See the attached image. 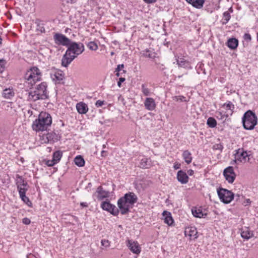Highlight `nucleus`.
Returning <instances> with one entry per match:
<instances>
[{"label": "nucleus", "instance_id": "obj_1", "mask_svg": "<svg viewBox=\"0 0 258 258\" xmlns=\"http://www.w3.org/2000/svg\"><path fill=\"white\" fill-rule=\"evenodd\" d=\"M68 47L61 59V64L64 67H67L77 56L84 51V46L81 42L77 43L71 41Z\"/></svg>", "mask_w": 258, "mask_h": 258}, {"label": "nucleus", "instance_id": "obj_2", "mask_svg": "<svg viewBox=\"0 0 258 258\" xmlns=\"http://www.w3.org/2000/svg\"><path fill=\"white\" fill-rule=\"evenodd\" d=\"M138 200L137 195L131 191L126 193L123 197L120 198L117 201V205L121 214L127 213Z\"/></svg>", "mask_w": 258, "mask_h": 258}, {"label": "nucleus", "instance_id": "obj_3", "mask_svg": "<svg viewBox=\"0 0 258 258\" xmlns=\"http://www.w3.org/2000/svg\"><path fill=\"white\" fill-rule=\"evenodd\" d=\"M52 121L50 114L46 112L42 111L39 114L38 118L33 121L32 128L36 132L47 131L51 126Z\"/></svg>", "mask_w": 258, "mask_h": 258}, {"label": "nucleus", "instance_id": "obj_4", "mask_svg": "<svg viewBox=\"0 0 258 258\" xmlns=\"http://www.w3.org/2000/svg\"><path fill=\"white\" fill-rule=\"evenodd\" d=\"M47 84L42 82L37 85L35 90L30 91L28 95V100L35 102L38 100H44L48 98V93L47 90Z\"/></svg>", "mask_w": 258, "mask_h": 258}, {"label": "nucleus", "instance_id": "obj_5", "mask_svg": "<svg viewBox=\"0 0 258 258\" xmlns=\"http://www.w3.org/2000/svg\"><path fill=\"white\" fill-rule=\"evenodd\" d=\"M243 127L246 130H252L257 123V117L250 110L245 112L242 118Z\"/></svg>", "mask_w": 258, "mask_h": 258}, {"label": "nucleus", "instance_id": "obj_6", "mask_svg": "<svg viewBox=\"0 0 258 258\" xmlns=\"http://www.w3.org/2000/svg\"><path fill=\"white\" fill-rule=\"evenodd\" d=\"M41 76L42 75L40 70L38 68L34 67L27 71L24 78L28 84L33 86L37 82L41 80Z\"/></svg>", "mask_w": 258, "mask_h": 258}, {"label": "nucleus", "instance_id": "obj_7", "mask_svg": "<svg viewBox=\"0 0 258 258\" xmlns=\"http://www.w3.org/2000/svg\"><path fill=\"white\" fill-rule=\"evenodd\" d=\"M217 194L220 201L224 204L230 203L234 199V194L225 188H219Z\"/></svg>", "mask_w": 258, "mask_h": 258}, {"label": "nucleus", "instance_id": "obj_8", "mask_svg": "<svg viewBox=\"0 0 258 258\" xmlns=\"http://www.w3.org/2000/svg\"><path fill=\"white\" fill-rule=\"evenodd\" d=\"M250 152L245 151L243 148H239L235 151V161L245 163L249 160Z\"/></svg>", "mask_w": 258, "mask_h": 258}, {"label": "nucleus", "instance_id": "obj_9", "mask_svg": "<svg viewBox=\"0 0 258 258\" xmlns=\"http://www.w3.org/2000/svg\"><path fill=\"white\" fill-rule=\"evenodd\" d=\"M53 39L55 43L57 45L68 46L71 42V40L69 38L60 33L55 34Z\"/></svg>", "mask_w": 258, "mask_h": 258}, {"label": "nucleus", "instance_id": "obj_10", "mask_svg": "<svg viewBox=\"0 0 258 258\" xmlns=\"http://www.w3.org/2000/svg\"><path fill=\"white\" fill-rule=\"evenodd\" d=\"M101 208L106 211L114 216H117L119 213V210L116 207L111 204L109 202H103L101 205Z\"/></svg>", "mask_w": 258, "mask_h": 258}, {"label": "nucleus", "instance_id": "obj_11", "mask_svg": "<svg viewBox=\"0 0 258 258\" xmlns=\"http://www.w3.org/2000/svg\"><path fill=\"white\" fill-rule=\"evenodd\" d=\"M17 177L19 179L17 181V184L19 196H21L26 195V192L28 189V184L21 176L18 175Z\"/></svg>", "mask_w": 258, "mask_h": 258}, {"label": "nucleus", "instance_id": "obj_12", "mask_svg": "<svg viewBox=\"0 0 258 258\" xmlns=\"http://www.w3.org/2000/svg\"><path fill=\"white\" fill-rule=\"evenodd\" d=\"M223 175L225 179L229 183H232L236 177L235 173L233 167L229 166L226 168L223 171Z\"/></svg>", "mask_w": 258, "mask_h": 258}, {"label": "nucleus", "instance_id": "obj_13", "mask_svg": "<svg viewBox=\"0 0 258 258\" xmlns=\"http://www.w3.org/2000/svg\"><path fill=\"white\" fill-rule=\"evenodd\" d=\"M50 77L55 83H60L64 78V74L61 70L54 69L51 70Z\"/></svg>", "mask_w": 258, "mask_h": 258}, {"label": "nucleus", "instance_id": "obj_14", "mask_svg": "<svg viewBox=\"0 0 258 258\" xmlns=\"http://www.w3.org/2000/svg\"><path fill=\"white\" fill-rule=\"evenodd\" d=\"M127 246L134 253L139 254L141 251V248L137 241L128 240Z\"/></svg>", "mask_w": 258, "mask_h": 258}, {"label": "nucleus", "instance_id": "obj_15", "mask_svg": "<svg viewBox=\"0 0 258 258\" xmlns=\"http://www.w3.org/2000/svg\"><path fill=\"white\" fill-rule=\"evenodd\" d=\"M60 138L61 136L59 134L56 133L55 132H51L48 133L46 135V139L47 141L45 142L48 143H54L59 141Z\"/></svg>", "mask_w": 258, "mask_h": 258}, {"label": "nucleus", "instance_id": "obj_16", "mask_svg": "<svg viewBox=\"0 0 258 258\" xmlns=\"http://www.w3.org/2000/svg\"><path fill=\"white\" fill-rule=\"evenodd\" d=\"M145 108L149 111H153L156 107V104L153 98H146L144 101Z\"/></svg>", "mask_w": 258, "mask_h": 258}, {"label": "nucleus", "instance_id": "obj_17", "mask_svg": "<svg viewBox=\"0 0 258 258\" xmlns=\"http://www.w3.org/2000/svg\"><path fill=\"white\" fill-rule=\"evenodd\" d=\"M184 234L186 236L189 237L190 239L197 238L198 231L195 227H188L185 228Z\"/></svg>", "mask_w": 258, "mask_h": 258}, {"label": "nucleus", "instance_id": "obj_18", "mask_svg": "<svg viewBox=\"0 0 258 258\" xmlns=\"http://www.w3.org/2000/svg\"><path fill=\"white\" fill-rule=\"evenodd\" d=\"M240 235L243 239L248 240L253 237V231L250 230L248 227H244L240 230Z\"/></svg>", "mask_w": 258, "mask_h": 258}, {"label": "nucleus", "instance_id": "obj_19", "mask_svg": "<svg viewBox=\"0 0 258 258\" xmlns=\"http://www.w3.org/2000/svg\"><path fill=\"white\" fill-rule=\"evenodd\" d=\"M191 212L193 216L197 218H205L207 216V213H205L202 207H193L191 209Z\"/></svg>", "mask_w": 258, "mask_h": 258}, {"label": "nucleus", "instance_id": "obj_20", "mask_svg": "<svg viewBox=\"0 0 258 258\" xmlns=\"http://www.w3.org/2000/svg\"><path fill=\"white\" fill-rule=\"evenodd\" d=\"M177 178L178 181L182 184H185L188 181V177L187 175L182 170H179L177 172Z\"/></svg>", "mask_w": 258, "mask_h": 258}, {"label": "nucleus", "instance_id": "obj_21", "mask_svg": "<svg viewBox=\"0 0 258 258\" xmlns=\"http://www.w3.org/2000/svg\"><path fill=\"white\" fill-rule=\"evenodd\" d=\"M76 109L79 114H86L88 111L87 104L83 102H80L76 104Z\"/></svg>", "mask_w": 258, "mask_h": 258}, {"label": "nucleus", "instance_id": "obj_22", "mask_svg": "<svg viewBox=\"0 0 258 258\" xmlns=\"http://www.w3.org/2000/svg\"><path fill=\"white\" fill-rule=\"evenodd\" d=\"M96 193L97 194V198L99 200L107 198L109 196V192L104 190L101 186L97 187Z\"/></svg>", "mask_w": 258, "mask_h": 258}, {"label": "nucleus", "instance_id": "obj_23", "mask_svg": "<svg viewBox=\"0 0 258 258\" xmlns=\"http://www.w3.org/2000/svg\"><path fill=\"white\" fill-rule=\"evenodd\" d=\"M162 215L165 223L167 224L169 226H171L173 224L174 220L170 212L164 211L162 213Z\"/></svg>", "mask_w": 258, "mask_h": 258}, {"label": "nucleus", "instance_id": "obj_24", "mask_svg": "<svg viewBox=\"0 0 258 258\" xmlns=\"http://www.w3.org/2000/svg\"><path fill=\"white\" fill-rule=\"evenodd\" d=\"M152 165V162L150 159L143 157L140 159L139 166L142 168H149Z\"/></svg>", "mask_w": 258, "mask_h": 258}, {"label": "nucleus", "instance_id": "obj_25", "mask_svg": "<svg viewBox=\"0 0 258 258\" xmlns=\"http://www.w3.org/2000/svg\"><path fill=\"white\" fill-rule=\"evenodd\" d=\"M15 95V92L13 88H6L3 90L2 96L7 99H12Z\"/></svg>", "mask_w": 258, "mask_h": 258}, {"label": "nucleus", "instance_id": "obj_26", "mask_svg": "<svg viewBox=\"0 0 258 258\" xmlns=\"http://www.w3.org/2000/svg\"><path fill=\"white\" fill-rule=\"evenodd\" d=\"M187 2L191 4L194 7L197 9L203 8L205 0H186Z\"/></svg>", "mask_w": 258, "mask_h": 258}, {"label": "nucleus", "instance_id": "obj_27", "mask_svg": "<svg viewBox=\"0 0 258 258\" xmlns=\"http://www.w3.org/2000/svg\"><path fill=\"white\" fill-rule=\"evenodd\" d=\"M176 60L179 67L184 68H191L189 62L183 58H176Z\"/></svg>", "mask_w": 258, "mask_h": 258}, {"label": "nucleus", "instance_id": "obj_28", "mask_svg": "<svg viewBox=\"0 0 258 258\" xmlns=\"http://www.w3.org/2000/svg\"><path fill=\"white\" fill-rule=\"evenodd\" d=\"M227 45L229 48L235 49L238 46V41L236 38H230L227 41Z\"/></svg>", "mask_w": 258, "mask_h": 258}, {"label": "nucleus", "instance_id": "obj_29", "mask_svg": "<svg viewBox=\"0 0 258 258\" xmlns=\"http://www.w3.org/2000/svg\"><path fill=\"white\" fill-rule=\"evenodd\" d=\"M182 157L184 160V161L187 164H189L192 161V158L191 157V154L190 152L188 150H185L183 151L182 153Z\"/></svg>", "mask_w": 258, "mask_h": 258}, {"label": "nucleus", "instance_id": "obj_30", "mask_svg": "<svg viewBox=\"0 0 258 258\" xmlns=\"http://www.w3.org/2000/svg\"><path fill=\"white\" fill-rule=\"evenodd\" d=\"M74 162L79 167H83L85 165V161L81 155L77 156L74 159Z\"/></svg>", "mask_w": 258, "mask_h": 258}, {"label": "nucleus", "instance_id": "obj_31", "mask_svg": "<svg viewBox=\"0 0 258 258\" xmlns=\"http://www.w3.org/2000/svg\"><path fill=\"white\" fill-rule=\"evenodd\" d=\"M62 156V153L60 151H56L53 154L52 159L57 163L61 159Z\"/></svg>", "mask_w": 258, "mask_h": 258}, {"label": "nucleus", "instance_id": "obj_32", "mask_svg": "<svg viewBox=\"0 0 258 258\" xmlns=\"http://www.w3.org/2000/svg\"><path fill=\"white\" fill-rule=\"evenodd\" d=\"M223 107H225L226 109L230 110L231 113L230 115L232 114L233 110H234L235 106L234 105L229 101H227L222 105Z\"/></svg>", "mask_w": 258, "mask_h": 258}, {"label": "nucleus", "instance_id": "obj_33", "mask_svg": "<svg viewBox=\"0 0 258 258\" xmlns=\"http://www.w3.org/2000/svg\"><path fill=\"white\" fill-rule=\"evenodd\" d=\"M207 124L210 127L214 128L217 125V121L214 118L210 117L208 118Z\"/></svg>", "mask_w": 258, "mask_h": 258}, {"label": "nucleus", "instance_id": "obj_34", "mask_svg": "<svg viewBox=\"0 0 258 258\" xmlns=\"http://www.w3.org/2000/svg\"><path fill=\"white\" fill-rule=\"evenodd\" d=\"M231 18V16L229 12L227 11L225 12L223 14V18L222 23L223 24H226L228 23Z\"/></svg>", "mask_w": 258, "mask_h": 258}, {"label": "nucleus", "instance_id": "obj_35", "mask_svg": "<svg viewBox=\"0 0 258 258\" xmlns=\"http://www.w3.org/2000/svg\"><path fill=\"white\" fill-rule=\"evenodd\" d=\"M142 93L145 96H149L151 95L150 90L147 87L146 84H142L141 86Z\"/></svg>", "mask_w": 258, "mask_h": 258}, {"label": "nucleus", "instance_id": "obj_36", "mask_svg": "<svg viewBox=\"0 0 258 258\" xmlns=\"http://www.w3.org/2000/svg\"><path fill=\"white\" fill-rule=\"evenodd\" d=\"M142 53L143 56L146 57L152 58L154 57L153 53H152V52L148 49H146L143 50Z\"/></svg>", "mask_w": 258, "mask_h": 258}, {"label": "nucleus", "instance_id": "obj_37", "mask_svg": "<svg viewBox=\"0 0 258 258\" xmlns=\"http://www.w3.org/2000/svg\"><path fill=\"white\" fill-rule=\"evenodd\" d=\"M88 48L91 50L95 51L98 49V46L97 44L93 41L89 42L87 45Z\"/></svg>", "mask_w": 258, "mask_h": 258}, {"label": "nucleus", "instance_id": "obj_38", "mask_svg": "<svg viewBox=\"0 0 258 258\" xmlns=\"http://www.w3.org/2000/svg\"><path fill=\"white\" fill-rule=\"evenodd\" d=\"M215 113V116L218 119H226L228 116V114H226L221 111H217Z\"/></svg>", "mask_w": 258, "mask_h": 258}, {"label": "nucleus", "instance_id": "obj_39", "mask_svg": "<svg viewBox=\"0 0 258 258\" xmlns=\"http://www.w3.org/2000/svg\"><path fill=\"white\" fill-rule=\"evenodd\" d=\"M20 198L22 200V201L25 203L26 204H27L29 207H31L32 204L31 202V201L29 200V199L26 196V195H22L21 196H20Z\"/></svg>", "mask_w": 258, "mask_h": 258}, {"label": "nucleus", "instance_id": "obj_40", "mask_svg": "<svg viewBox=\"0 0 258 258\" xmlns=\"http://www.w3.org/2000/svg\"><path fill=\"white\" fill-rule=\"evenodd\" d=\"M6 63L7 62L5 59H0V74L4 71Z\"/></svg>", "mask_w": 258, "mask_h": 258}, {"label": "nucleus", "instance_id": "obj_41", "mask_svg": "<svg viewBox=\"0 0 258 258\" xmlns=\"http://www.w3.org/2000/svg\"><path fill=\"white\" fill-rule=\"evenodd\" d=\"M213 149L214 150H218L220 152H222L223 149V146L222 144H216L213 145Z\"/></svg>", "mask_w": 258, "mask_h": 258}, {"label": "nucleus", "instance_id": "obj_42", "mask_svg": "<svg viewBox=\"0 0 258 258\" xmlns=\"http://www.w3.org/2000/svg\"><path fill=\"white\" fill-rule=\"evenodd\" d=\"M101 245L105 247H108L110 246V242L106 239H102L101 241Z\"/></svg>", "mask_w": 258, "mask_h": 258}, {"label": "nucleus", "instance_id": "obj_43", "mask_svg": "<svg viewBox=\"0 0 258 258\" xmlns=\"http://www.w3.org/2000/svg\"><path fill=\"white\" fill-rule=\"evenodd\" d=\"M173 99L176 101H185V97L183 96H176L173 97Z\"/></svg>", "mask_w": 258, "mask_h": 258}, {"label": "nucleus", "instance_id": "obj_44", "mask_svg": "<svg viewBox=\"0 0 258 258\" xmlns=\"http://www.w3.org/2000/svg\"><path fill=\"white\" fill-rule=\"evenodd\" d=\"M105 104L104 101H102L101 100H98L96 101L95 105L97 107H101L103 105Z\"/></svg>", "mask_w": 258, "mask_h": 258}, {"label": "nucleus", "instance_id": "obj_45", "mask_svg": "<svg viewBox=\"0 0 258 258\" xmlns=\"http://www.w3.org/2000/svg\"><path fill=\"white\" fill-rule=\"evenodd\" d=\"M244 40L246 41H250L251 40V35L249 33H245L243 36Z\"/></svg>", "mask_w": 258, "mask_h": 258}, {"label": "nucleus", "instance_id": "obj_46", "mask_svg": "<svg viewBox=\"0 0 258 258\" xmlns=\"http://www.w3.org/2000/svg\"><path fill=\"white\" fill-rule=\"evenodd\" d=\"M46 164L48 166L50 167V166H53L54 165L56 164V163L55 162V161H53V159H52V160H49L47 161Z\"/></svg>", "mask_w": 258, "mask_h": 258}, {"label": "nucleus", "instance_id": "obj_47", "mask_svg": "<svg viewBox=\"0 0 258 258\" xmlns=\"http://www.w3.org/2000/svg\"><path fill=\"white\" fill-rule=\"evenodd\" d=\"M22 222L26 225H29L31 223L30 220L28 218H24L22 219Z\"/></svg>", "mask_w": 258, "mask_h": 258}, {"label": "nucleus", "instance_id": "obj_48", "mask_svg": "<svg viewBox=\"0 0 258 258\" xmlns=\"http://www.w3.org/2000/svg\"><path fill=\"white\" fill-rule=\"evenodd\" d=\"M124 64H118L117 67V68L115 69V72H120L121 71V70L124 68Z\"/></svg>", "mask_w": 258, "mask_h": 258}, {"label": "nucleus", "instance_id": "obj_49", "mask_svg": "<svg viewBox=\"0 0 258 258\" xmlns=\"http://www.w3.org/2000/svg\"><path fill=\"white\" fill-rule=\"evenodd\" d=\"M125 81V78L121 77L119 79L118 81L117 82V86L119 87H120L121 86V83H123Z\"/></svg>", "mask_w": 258, "mask_h": 258}, {"label": "nucleus", "instance_id": "obj_50", "mask_svg": "<svg viewBox=\"0 0 258 258\" xmlns=\"http://www.w3.org/2000/svg\"><path fill=\"white\" fill-rule=\"evenodd\" d=\"M180 166L181 165L179 163L175 162L174 164L173 168H174V169L177 170L180 168Z\"/></svg>", "mask_w": 258, "mask_h": 258}, {"label": "nucleus", "instance_id": "obj_51", "mask_svg": "<svg viewBox=\"0 0 258 258\" xmlns=\"http://www.w3.org/2000/svg\"><path fill=\"white\" fill-rule=\"evenodd\" d=\"M147 4H153L156 2L157 0H143Z\"/></svg>", "mask_w": 258, "mask_h": 258}, {"label": "nucleus", "instance_id": "obj_52", "mask_svg": "<svg viewBox=\"0 0 258 258\" xmlns=\"http://www.w3.org/2000/svg\"><path fill=\"white\" fill-rule=\"evenodd\" d=\"M101 155L102 157H105L107 155L106 152L104 150H102L101 152Z\"/></svg>", "mask_w": 258, "mask_h": 258}, {"label": "nucleus", "instance_id": "obj_53", "mask_svg": "<svg viewBox=\"0 0 258 258\" xmlns=\"http://www.w3.org/2000/svg\"><path fill=\"white\" fill-rule=\"evenodd\" d=\"M187 173L189 174V175L191 176L193 175L194 171L190 169L187 171Z\"/></svg>", "mask_w": 258, "mask_h": 258}, {"label": "nucleus", "instance_id": "obj_54", "mask_svg": "<svg viewBox=\"0 0 258 258\" xmlns=\"http://www.w3.org/2000/svg\"><path fill=\"white\" fill-rule=\"evenodd\" d=\"M27 258H35V256L33 254L30 253L27 255Z\"/></svg>", "mask_w": 258, "mask_h": 258}, {"label": "nucleus", "instance_id": "obj_55", "mask_svg": "<svg viewBox=\"0 0 258 258\" xmlns=\"http://www.w3.org/2000/svg\"><path fill=\"white\" fill-rule=\"evenodd\" d=\"M81 205L83 207H87L88 205L86 203H81Z\"/></svg>", "mask_w": 258, "mask_h": 258}, {"label": "nucleus", "instance_id": "obj_56", "mask_svg": "<svg viewBox=\"0 0 258 258\" xmlns=\"http://www.w3.org/2000/svg\"><path fill=\"white\" fill-rule=\"evenodd\" d=\"M116 73V76H117V77H119L120 76V73H119V72H115Z\"/></svg>", "mask_w": 258, "mask_h": 258}, {"label": "nucleus", "instance_id": "obj_57", "mask_svg": "<svg viewBox=\"0 0 258 258\" xmlns=\"http://www.w3.org/2000/svg\"><path fill=\"white\" fill-rule=\"evenodd\" d=\"M2 38L0 37V45L2 44Z\"/></svg>", "mask_w": 258, "mask_h": 258}, {"label": "nucleus", "instance_id": "obj_58", "mask_svg": "<svg viewBox=\"0 0 258 258\" xmlns=\"http://www.w3.org/2000/svg\"><path fill=\"white\" fill-rule=\"evenodd\" d=\"M256 38H257V41L258 42V32L257 33Z\"/></svg>", "mask_w": 258, "mask_h": 258}, {"label": "nucleus", "instance_id": "obj_59", "mask_svg": "<svg viewBox=\"0 0 258 258\" xmlns=\"http://www.w3.org/2000/svg\"><path fill=\"white\" fill-rule=\"evenodd\" d=\"M103 148H105V145H103Z\"/></svg>", "mask_w": 258, "mask_h": 258}, {"label": "nucleus", "instance_id": "obj_60", "mask_svg": "<svg viewBox=\"0 0 258 258\" xmlns=\"http://www.w3.org/2000/svg\"><path fill=\"white\" fill-rule=\"evenodd\" d=\"M113 54H114V53H113V52H112L111 53V55H113Z\"/></svg>", "mask_w": 258, "mask_h": 258}]
</instances>
